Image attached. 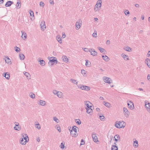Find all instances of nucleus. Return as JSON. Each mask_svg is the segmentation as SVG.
Listing matches in <instances>:
<instances>
[{
	"label": "nucleus",
	"mask_w": 150,
	"mask_h": 150,
	"mask_svg": "<svg viewBox=\"0 0 150 150\" xmlns=\"http://www.w3.org/2000/svg\"><path fill=\"white\" fill-rule=\"evenodd\" d=\"M19 57L20 59L23 60H24L25 58V56L23 54H19Z\"/></svg>",
	"instance_id": "2f4dec72"
},
{
	"label": "nucleus",
	"mask_w": 150,
	"mask_h": 150,
	"mask_svg": "<svg viewBox=\"0 0 150 150\" xmlns=\"http://www.w3.org/2000/svg\"><path fill=\"white\" fill-rule=\"evenodd\" d=\"M13 3V2L11 1H8L5 4V6L6 7L10 6Z\"/></svg>",
	"instance_id": "b1692460"
},
{
	"label": "nucleus",
	"mask_w": 150,
	"mask_h": 150,
	"mask_svg": "<svg viewBox=\"0 0 150 150\" xmlns=\"http://www.w3.org/2000/svg\"><path fill=\"white\" fill-rule=\"evenodd\" d=\"M22 136L23 137L21 138H23V139L25 140V142L27 143L28 142V141L27 140V138H28V140H29V138L27 135V134H25V137L23 134H22Z\"/></svg>",
	"instance_id": "412c9836"
},
{
	"label": "nucleus",
	"mask_w": 150,
	"mask_h": 150,
	"mask_svg": "<svg viewBox=\"0 0 150 150\" xmlns=\"http://www.w3.org/2000/svg\"><path fill=\"white\" fill-rule=\"evenodd\" d=\"M98 49L100 50V52L101 53L105 51V49L100 47H98Z\"/></svg>",
	"instance_id": "79ce46f5"
},
{
	"label": "nucleus",
	"mask_w": 150,
	"mask_h": 150,
	"mask_svg": "<svg viewBox=\"0 0 150 150\" xmlns=\"http://www.w3.org/2000/svg\"><path fill=\"white\" fill-rule=\"evenodd\" d=\"M103 79L105 83H108L109 84H110L112 83V80L109 77H108L106 76H103Z\"/></svg>",
	"instance_id": "20e7f679"
},
{
	"label": "nucleus",
	"mask_w": 150,
	"mask_h": 150,
	"mask_svg": "<svg viewBox=\"0 0 150 150\" xmlns=\"http://www.w3.org/2000/svg\"><path fill=\"white\" fill-rule=\"evenodd\" d=\"M20 143L21 144L24 145H25L26 143L25 142V141H23V138H21L20 139Z\"/></svg>",
	"instance_id": "7c9ffc66"
},
{
	"label": "nucleus",
	"mask_w": 150,
	"mask_h": 150,
	"mask_svg": "<svg viewBox=\"0 0 150 150\" xmlns=\"http://www.w3.org/2000/svg\"><path fill=\"white\" fill-rule=\"evenodd\" d=\"M103 104L106 107H107L108 108H109L110 106V104L108 102H106L104 101V102H103Z\"/></svg>",
	"instance_id": "4c0bfd02"
},
{
	"label": "nucleus",
	"mask_w": 150,
	"mask_h": 150,
	"mask_svg": "<svg viewBox=\"0 0 150 150\" xmlns=\"http://www.w3.org/2000/svg\"><path fill=\"white\" fill-rule=\"evenodd\" d=\"M21 32L22 33L21 36L23 40H25V39L27 38V35L26 33L25 32L22 31H21Z\"/></svg>",
	"instance_id": "4be33fe9"
},
{
	"label": "nucleus",
	"mask_w": 150,
	"mask_h": 150,
	"mask_svg": "<svg viewBox=\"0 0 150 150\" xmlns=\"http://www.w3.org/2000/svg\"><path fill=\"white\" fill-rule=\"evenodd\" d=\"M66 37V35L64 33L62 34V37L63 38H64Z\"/></svg>",
	"instance_id": "0e129e2a"
},
{
	"label": "nucleus",
	"mask_w": 150,
	"mask_h": 150,
	"mask_svg": "<svg viewBox=\"0 0 150 150\" xmlns=\"http://www.w3.org/2000/svg\"><path fill=\"white\" fill-rule=\"evenodd\" d=\"M145 107L148 112H150V103L147 100L145 101Z\"/></svg>",
	"instance_id": "423d86ee"
},
{
	"label": "nucleus",
	"mask_w": 150,
	"mask_h": 150,
	"mask_svg": "<svg viewBox=\"0 0 150 150\" xmlns=\"http://www.w3.org/2000/svg\"><path fill=\"white\" fill-rule=\"evenodd\" d=\"M145 63L148 67L150 68V60L149 58H147L145 61Z\"/></svg>",
	"instance_id": "a878e982"
},
{
	"label": "nucleus",
	"mask_w": 150,
	"mask_h": 150,
	"mask_svg": "<svg viewBox=\"0 0 150 150\" xmlns=\"http://www.w3.org/2000/svg\"><path fill=\"white\" fill-rule=\"evenodd\" d=\"M83 49V50L84 51L86 52H88L90 51V50H91V49H88L87 48H84Z\"/></svg>",
	"instance_id": "8fccbe9b"
},
{
	"label": "nucleus",
	"mask_w": 150,
	"mask_h": 150,
	"mask_svg": "<svg viewBox=\"0 0 150 150\" xmlns=\"http://www.w3.org/2000/svg\"><path fill=\"white\" fill-rule=\"evenodd\" d=\"M100 9V8L98 9V8H97L95 6V8L94 9V10L96 12L97 11L99 10Z\"/></svg>",
	"instance_id": "e2e57ef3"
},
{
	"label": "nucleus",
	"mask_w": 150,
	"mask_h": 150,
	"mask_svg": "<svg viewBox=\"0 0 150 150\" xmlns=\"http://www.w3.org/2000/svg\"><path fill=\"white\" fill-rule=\"evenodd\" d=\"M30 95L31 98H35V95L32 93H30Z\"/></svg>",
	"instance_id": "a18cd8bd"
},
{
	"label": "nucleus",
	"mask_w": 150,
	"mask_h": 150,
	"mask_svg": "<svg viewBox=\"0 0 150 150\" xmlns=\"http://www.w3.org/2000/svg\"><path fill=\"white\" fill-rule=\"evenodd\" d=\"M123 111L125 116L126 117H129L130 114V112L127 110V108H123Z\"/></svg>",
	"instance_id": "0eeeda50"
},
{
	"label": "nucleus",
	"mask_w": 150,
	"mask_h": 150,
	"mask_svg": "<svg viewBox=\"0 0 150 150\" xmlns=\"http://www.w3.org/2000/svg\"><path fill=\"white\" fill-rule=\"evenodd\" d=\"M96 110L97 112H100V108H96Z\"/></svg>",
	"instance_id": "774afa93"
},
{
	"label": "nucleus",
	"mask_w": 150,
	"mask_h": 150,
	"mask_svg": "<svg viewBox=\"0 0 150 150\" xmlns=\"http://www.w3.org/2000/svg\"><path fill=\"white\" fill-rule=\"evenodd\" d=\"M92 36L93 37L96 38L97 37V32L96 31H94V33L92 34Z\"/></svg>",
	"instance_id": "de8ad7c7"
},
{
	"label": "nucleus",
	"mask_w": 150,
	"mask_h": 150,
	"mask_svg": "<svg viewBox=\"0 0 150 150\" xmlns=\"http://www.w3.org/2000/svg\"><path fill=\"white\" fill-rule=\"evenodd\" d=\"M49 2L51 4H52V5L54 4L53 0H50L49 1Z\"/></svg>",
	"instance_id": "680f3d73"
},
{
	"label": "nucleus",
	"mask_w": 150,
	"mask_h": 150,
	"mask_svg": "<svg viewBox=\"0 0 150 150\" xmlns=\"http://www.w3.org/2000/svg\"><path fill=\"white\" fill-rule=\"evenodd\" d=\"M14 124H15V126L14 127V129L18 131L20 130L21 127L19 125V123L18 122H15Z\"/></svg>",
	"instance_id": "9d476101"
},
{
	"label": "nucleus",
	"mask_w": 150,
	"mask_h": 150,
	"mask_svg": "<svg viewBox=\"0 0 150 150\" xmlns=\"http://www.w3.org/2000/svg\"><path fill=\"white\" fill-rule=\"evenodd\" d=\"M77 87L79 88L80 89L82 90L88 91L90 89V88L89 86H84L82 84L78 85H77Z\"/></svg>",
	"instance_id": "f03ea898"
},
{
	"label": "nucleus",
	"mask_w": 150,
	"mask_h": 150,
	"mask_svg": "<svg viewBox=\"0 0 150 150\" xmlns=\"http://www.w3.org/2000/svg\"><path fill=\"white\" fill-rule=\"evenodd\" d=\"M70 80L73 83L76 84L77 86L78 85V82L76 80L73 79H71Z\"/></svg>",
	"instance_id": "72a5a7b5"
},
{
	"label": "nucleus",
	"mask_w": 150,
	"mask_h": 150,
	"mask_svg": "<svg viewBox=\"0 0 150 150\" xmlns=\"http://www.w3.org/2000/svg\"><path fill=\"white\" fill-rule=\"evenodd\" d=\"M40 6H42V7H43L45 5V4L44 3L42 2V1H41L40 2Z\"/></svg>",
	"instance_id": "5fc2aeb1"
},
{
	"label": "nucleus",
	"mask_w": 150,
	"mask_h": 150,
	"mask_svg": "<svg viewBox=\"0 0 150 150\" xmlns=\"http://www.w3.org/2000/svg\"><path fill=\"white\" fill-rule=\"evenodd\" d=\"M3 76L8 80L10 79V74L8 72H6L4 74H3Z\"/></svg>",
	"instance_id": "6ab92c4d"
},
{
	"label": "nucleus",
	"mask_w": 150,
	"mask_h": 150,
	"mask_svg": "<svg viewBox=\"0 0 150 150\" xmlns=\"http://www.w3.org/2000/svg\"><path fill=\"white\" fill-rule=\"evenodd\" d=\"M40 26L41 27L42 30H44L46 29V26L45 25V22L44 21H41L40 24Z\"/></svg>",
	"instance_id": "4468645a"
},
{
	"label": "nucleus",
	"mask_w": 150,
	"mask_h": 150,
	"mask_svg": "<svg viewBox=\"0 0 150 150\" xmlns=\"http://www.w3.org/2000/svg\"><path fill=\"white\" fill-rule=\"evenodd\" d=\"M36 127L38 129H40V126L39 124H37L36 125Z\"/></svg>",
	"instance_id": "6e6d98bb"
},
{
	"label": "nucleus",
	"mask_w": 150,
	"mask_h": 150,
	"mask_svg": "<svg viewBox=\"0 0 150 150\" xmlns=\"http://www.w3.org/2000/svg\"><path fill=\"white\" fill-rule=\"evenodd\" d=\"M125 50L126 51L130 52L132 50V49L130 47H127L125 49Z\"/></svg>",
	"instance_id": "a19ab883"
},
{
	"label": "nucleus",
	"mask_w": 150,
	"mask_h": 150,
	"mask_svg": "<svg viewBox=\"0 0 150 150\" xmlns=\"http://www.w3.org/2000/svg\"><path fill=\"white\" fill-rule=\"evenodd\" d=\"M84 144H85V141H84V140L83 139H81V143L80 144V145H84Z\"/></svg>",
	"instance_id": "3c124183"
},
{
	"label": "nucleus",
	"mask_w": 150,
	"mask_h": 150,
	"mask_svg": "<svg viewBox=\"0 0 150 150\" xmlns=\"http://www.w3.org/2000/svg\"><path fill=\"white\" fill-rule=\"evenodd\" d=\"M4 59L5 60V62L7 64H11V59L7 56H5L4 57Z\"/></svg>",
	"instance_id": "f8f14e48"
},
{
	"label": "nucleus",
	"mask_w": 150,
	"mask_h": 150,
	"mask_svg": "<svg viewBox=\"0 0 150 150\" xmlns=\"http://www.w3.org/2000/svg\"><path fill=\"white\" fill-rule=\"evenodd\" d=\"M23 73L26 76L28 79L29 80L31 79L30 75L28 73L26 72H24Z\"/></svg>",
	"instance_id": "5701e85b"
},
{
	"label": "nucleus",
	"mask_w": 150,
	"mask_h": 150,
	"mask_svg": "<svg viewBox=\"0 0 150 150\" xmlns=\"http://www.w3.org/2000/svg\"><path fill=\"white\" fill-rule=\"evenodd\" d=\"M85 105L86 106V108H90L92 107V104L89 101H86L84 102Z\"/></svg>",
	"instance_id": "ddd939ff"
},
{
	"label": "nucleus",
	"mask_w": 150,
	"mask_h": 150,
	"mask_svg": "<svg viewBox=\"0 0 150 150\" xmlns=\"http://www.w3.org/2000/svg\"><path fill=\"white\" fill-rule=\"evenodd\" d=\"M86 112L88 113H90L92 111V109L91 108H86Z\"/></svg>",
	"instance_id": "ea45409f"
},
{
	"label": "nucleus",
	"mask_w": 150,
	"mask_h": 150,
	"mask_svg": "<svg viewBox=\"0 0 150 150\" xmlns=\"http://www.w3.org/2000/svg\"><path fill=\"white\" fill-rule=\"evenodd\" d=\"M21 1L20 0H18L16 5V8H20L21 7Z\"/></svg>",
	"instance_id": "f3484780"
},
{
	"label": "nucleus",
	"mask_w": 150,
	"mask_h": 150,
	"mask_svg": "<svg viewBox=\"0 0 150 150\" xmlns=\"http://www.w3.org/2000/svg\"><path fill=\"white\" fill-rule=\"evenodd\" d=\"M102 57L104 60L106 62H108L109 60V58L106 55H105V56L102 55Z\"/></svg>",
	"instance_id": "bb28decb"
},
{
	"label": "nucleus",
	"mask_w": 150,
	"mask_h": 150,
	"mask_svg": "<svg viewBox=\"0 0 150 150\" xmlns=\"http://www.w3.org/2000/svg\"><path fill=\"white\" fill-rule=\"evenodd\" d=\"M102 0H98L97 2V3L95 5L98 9L100 8L102 6Z\"/></svg>",
	"instance_id": "1a4fd4ad"
},
{
	"label": "nucleus",
	"mask_w": 150,
	"mask_h": 150,
	"mask_svg": "<svg viewBox=\"0 0 150 150\" xmlns=\"http://www.w3.org/2000/svg\"><path fill=\"white\" fill-rule=\"evenodd\" d=\"M58 92V91H57L55 90H54L53 91V93L54 95H57Z\"/></svg>",
	"instance_id": "13d9d810"
},
{
	"label": "nucleus",
	"mask_w": 150,
	"mask_h": 150,
	"mask_svg": "<svg viewBox=\"0 0 150 150\" xmlns=\"http://www.w3.org/2000/svg\"><path fill=\"white\" fill-rule=\"evenodd\" d=\"M57 129L58 131L59 132H60L61 131L60 127L59 126H57Z\"/></svg>",
	"instance_id": "4d7b16f0"
},
{
	"label": "nucleus",
	"mask_w": 150,
	"mask_h": 150,
	"mask_svg": "<svg viewBox=\"0 0 150 150\" xmlns=\"http://www.w3.org/2000/svg\"><path fill=\"white\" fill-rule=\"evenodd\" d=\"M53 120L55 121L56 123H58L59 122V120L56 117H54L53 118Z\"/></svg>",
	"instance_id": "49530a36"
},
{
	"label": "nucleus",
	"mask_w": 150,
	"mask_h": 150,
	"mask_svg": "<svg viewBox=\"0 0 150 150\" xmlns=\"http://www.w3.org/2000/svg\"><path fill=\"white\" fill-rule=\"evenodd\" d=\"M62 60L66 63H67L69 61V59L67 57L65 56H63L62 57Z\"/></svg>",
	"instance_id": "393cba45"
},
{
	"label": "nucleus",
	"mask_w": 150,
	"mask_h": 150,
	"mask_svg": "<svg viewBox=\"0 0 150 150\" xmlns=\"http://www.w3.org/2000/svg\"><path fill=\"white\" fill-rule=\"evenodd\" d=\"M53 62L55 63L56 64H57V58L53 57H51L50 58V62H48V64L49 65L50 64L51 66H52L53 64L52 63Z\"/></svg>",
	"instance_id": "7ed1b4c3"
},
{
	"label": "nucleus",
	"mask_w": 150,
	"mask_h": 150,
	"mask_svg": "<svg viewBox=\"0 0 150 150\" xmlns=\"http://www.w3.org/2000/svg\"><path fill=\"white\" fill-rule=\"evenodd\" d=\"M150 56V51H149L147 54V57H149Z\"/></svg>",
	"instance_id": "338daca9"
},
{
	"label": "nucleus",
	"mask_w": 150,
	"mask_h": 150,
	"mask_svg": "<svg viewBox=\"0 0 150 150\" xmlns=\"http://www.w3.org/2000/svg\"><path fill=\"white\" fill-rule=\"evenodd\" d=\"M77 129H78V128L76 126H74V127H72V129L73 130V131H74V134H77L78 136V134L77 132Z\"/></svg>",
	"instance_id": "cd10ccee"
},
{
	"label": "nucleus",
	"mask_w": 150,
	"mask_h": 150,
	"mask_svg": "<svg viewBox=\"0 0 150 150\" xmlns=\"http://www.w3.org/2000/svg\"><path fill=\"white\" fill-rule=\"evenodd\" d=\"M114 138L115 139H117L119 140H120V136L118 134L115 135L114 137Z\"/></svg>",
	"instance_id": "c03bdc74"
},
{
	"label": "nucleus",
	"mask_w": 150,
	"mask_h": 150,
	"mask_svg": "<svg viewBox=\"0 0 150 150\" xmlns=\"http://www.w3.org/2000/svg\"><path fill=\"white\" fill-rule=\"evenodd\" d=\"M38 103L40 105L43 106L45 105L46 102L45 101L40 100L38 101Z\"/></svg>",
	"instance_id": "dca6fc26"
},
{
	"label": "nucleus",
	"mask_w": 150,
	"mask_h": 150,
	"mask_svg": "<svg viewBox=\"0 0 150 150\" xmlns=\"http://www.w3.org/2000/svg\"><path fill=\"white\" fill-rule=\"evenodd\" d=\"M92 137L93 141L95 142H99L98 138L96 134L94 132L92 133Z\"/></svg>",
	"instance_id": "39448f33"
},
{
	"label": "nucleus",
	"mask_w": 150,
	"mask_h": 150,
	"mask_svg": "<svg viewBox=\"0 0 150 150\" xmlns=\"http://www.w3.org/2000/svg\"><path fill=\"white\" fill-rule=\"evenodd\" d=\"M39 61L40 62V65L41 66H44L45 65V62L43 60H40Z\"/></svg>",
	"instance_id": "c85d7f7f"
},
{
	"label": "nucleus",
	"mask_w": 150,
	"mask_h": 150,
	"mask_svg": "<svg viewBox=\"0 0 150 150\" xmlns=\"http://www.w3.org/2000/svg\"><path fill=\"white\" fill-rule=\"evenodd\" d=\"M128 107L130 109H133L134 108V103L130 101H128L127 102Z\"/></svg>",
	"instance_id": "9b49d317"
},
{
	"label": "nucleus",
	"mask_w": 150,
	"mask_h": 150,
	"mask_svg": "<svg viewBox=\"0 0 150 150\" xmlns=\"http://www.w3.org/2000/svg\"><path fill=\"white\" fill-rule=\"evenodd\" d=\"M57 95L59 98H61L63 96L62 93L60 91H58Z\"/></svg>",
	"instance_id": "f704fd0d"
},
{
	"label": "nucleus",
	"mask_w": 150,
	"mask_h": 150,
	"mask_svg": "<svg viewBox=\"0 0 150 150\" xmlns=\"http://www.w3.org/2000/svg\"><path fill=\"white\" fill-rule=\"evenodd\" d=\"M125 125V123L123 121H120L118 122H116V123L115 124V126L117 128H121L124 127Z\"/></svg>",
	"instance_id": "f257e3e1"
},
{
	"label": "nucleus",
	"mask_w": 150,
	"mask_h": 150,
	"mask_svg": "<svg viewBox=\"0 0 150 150\" xmlns=\"http://www.w3.org/2000/svg\"><path fill=\"white\" fill-rule=\"evenodd\" d=\"M125 13L126 15L127 16L129 14V12L128 10H127L125 11Z\"/></svg>",
	"instance_id": "864d4df0"
},
{
	"label": "nucleus",
	"mask_w": 150,
	"mask_h": 150,
	"mask_svg": "<svg viewBox=\"0 0 150 150\" xmlns=\"http://www.w3.org/2000/svg\"><path fill=\"white\" fill-rule=\"evenodd\" d=\"M133 146L135 148H137L138 146V141L137 140H135L134 141L133 143Z\"/></svg>",
	"instance_id": "473e14b6"
},
{
	"label": "nucleus",
	"mask_w": 150,
	"mask_h": 150,
	"mask_svg": "<svg viewBox=\"0 0 150 150\" xmlns=\"http://www.w3.org/2000/svg\"><path fill=\"white\" fill-rule=\"evenodd\" d=\"M100 119L102 121H103L104 120L105 117L103 115H102L99 116Z\"/></svg>",
	"instance_id": "09e8293b"
},
{
	"label": "nucleus",
	"mask_w": 150,
	"mask_h": 150,
	"mask_svg": "<svg viewBox=\"0 0 150 150\" xmlns=\"http://www.w3.org/2000/svg\"><path fill=\"white\" fill-rule=\"evenodd\" d=\"M76 123L78 124V125H80L81 123V121L79 120H78V121L76 122Z\"/></svg>",
	"instance_id": "052dcab7"
},
{
	"label": "nucleus",
	"mask_w": 150,
	"mask_h": 150,
	"mask_svg": "<svg viewBox=\"0 0 150 150\" xmlns=\"http://www.w3.org/2000/svg\"><path fill=\"white\" fill-rule=\"evenodd\" d=\"M86 62L85 63L87 67H90L91 64V62L87 60H86Z\"/></svg>",
	"instance_id": "c9c22d12"
},
{
	"label": "nucleus",
	"mask_w": 150,
	"mask_h": 150,
	"mask_svg": "<svg viewBox=\"0 0 150 150\" xmlns=\"http://www.w3.org/2000/svg\"><path fill=\"white\" fill-rule=\"evenodd\" d=\"M69 130L70 132V134L72 137H76L77 136V135L75 134H73V132H74L73 131V129H69Z\"/></svg>",
	"instance_id": "a211bd4d"
},
{
	"label": "nucleus",
	"mask_w": 150,
	"mask_h": 150,
	"mask_svg": "<svg viewBox=\"0 0 150 150\" xmlns=\"http://www.w3.org/2000/svg\"><path fill=\"white\" fill-rule=\"evenodd\" d=\"M90 51L91 54V55L93 56H96L97 55V53L96 52L94 49H91L90 50Z\"/></svg>",
	"instance_id": "2eb2a0df"
},
{
	"label": "nucleus",
	"mask_w": 150,
	"mask_h": 150,
	"mask_svg": "<svg viewBox=\"0 0 150 150\" xmlns=\"http://www.w3.org/2000/svg\"><path fill=\"white\" fill-rule=\"evenodd\" d=\"M30 14L31 16H33V17L34 16V13L33 11L30 10Z\"/></svg>",
	"instance_id": "603ef678"
},
{
	"label": "nucleus",
	"mask_w": 150,
	"mask_h": 150,
	"mask_svg": "<svg viewBox=\"0 0 150 150\" xmlns=\"http://www.w3.org/2000/svg\"><path fill=\"white\" fill-rule=\"evenodd\" d=\"M56 38H57V41H58V42L59 43H60V44L61 43H62V39H61V38H60V36L59 35H58L57 36Z\"/></svg>",
	"instance_id": "c756f323"
},
{
	"label": "nucleus",
	"mask_w": 150,
	"mask_h": 150,
	"mask_svg": "<svg viewBox=\"0 0 150 150\" xmlns=\"http://www.w3.org/2000/svg\"><path fill=\"white\" fill-rule=\"evenodd\" d=\"M147 79L150 81V74H148L147 77Z\"/></svg>",
	"instance_id": "69168bd1"
},
{
	"label": "nucleus",
	"mask_w": 150,
	"mask_h": 150,
	"mask_svg": "<svg viewBox=\"0 0 150 150\" xmlns=\"http://www.w3.org/2000/svg\"><path fill=\"white\" fill-rule=\"evenodd\" d=\"M82 21L80 20L78 21L76 23V30H78L81 27V25L82 24Z\"/></svg>",
	"instance_id": "6e6552de"
},
{
	"label": "nucleus",
	"mask_w": 150,
	"mask_h": 150,
	"mask_svg": "<svg viewBox=\"0 0 150 150\" xmlns=\"http://www.w3.org/2000/svg\"><path fill=\"white\" fill-rule=\"evenodd\" d=\"M86 71L84 69L81 70V73L84 76H85L86 74Z\"/></svg>",
	"instance_id": "37998d69"
},
{
	"label": "nucleus",
	"mask_w": 150,
	"mask_h": 150,
	"mask_svg": "<svg viewBox=\"0 0 150 150\" xmlns=\"http://www.w3.org/2000/svg\"><path fill=\"white\" fill-rule=\"evenodd\" d=\"M111 150H118V149L117 146L115 145H112L111 147Z\"/></svg>",
	"instance_id": "e433bc0d"
},
{
	"label": "nucleus",
	"mask_w": 150,
	"mask_h": 150,
	"mask_svg": "<svg viewBox=\"0 0 150 150\" xmlns=\"http://www.w3.org/2000/svg\"><path fill=\"white\" fill-rule=\"evenodd\" d=\"M65 142H63L60 145V147L61 149H63L64 147Z\"/></svg>",
	"instance_id": "58836bf2"
},
{
	"label": "nucleus",
	"mask_w": 150,
	"mask_h": 150,
	"mask_svg": "<svg viewBox=\"0 0 150 150\" xmlns=\"http://www.w3.org/2000/svg\"><path fill=\"white\" fill-rule=\"evenodd\" d=\"M121 56L125 60L127 61L129 60L128 56L126 55L125 54L122 53L121 54Z\"/></svg>",
	"instance_id": "aec40b11"
},
{
	"label": "nucleus",
	"mask_w": 150,
	"mask_h": 150,
	"mask_svg": "<svg viewBox=\"0 0 150 150\" xmlns=\"http://www.w3.org/2000/svg\"><path fill=\"white\" fill-rule=\"evenodd\" d=\"M16 49L15 51L17 52H19L20 50V49L19 48L17 47L16 46Z\"/></svg>",
	"instance_id": "bf43d9fd"
}]
</instances>
